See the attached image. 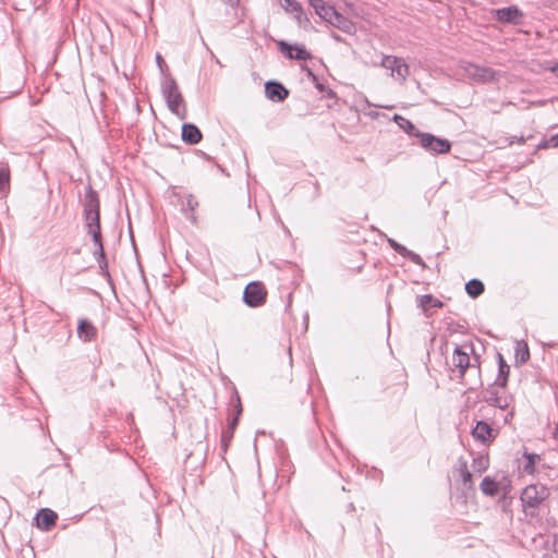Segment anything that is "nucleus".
Instances as JSON below:
<instances>
[{"mask_svg":"<svg viewBox=\"0 0 558 558\" xmlns=\"http://www.w3.org/2000/svg\"><path fill=\"white\" fill-rule=\"evenodd\" d=\"M497 360H498V375H497V378L494 384L505 388L508 383L510 366L507 364V362L505 361L501 353H497Z\"/></svg>","mask_w":558,"mask_h":558,"instance_id":"obj_23","label":"nucleus"},{"mask_svg":"<svg viewBox=\"0 0 558 558\" xmlns=\"http://www.w3.org/2000/svg\"><path fill=\"white\" fill-rule=\"evenodd\" d=\"M549 492L545 485L532 484L526 486L520 496L524 508L535 510L548 497Z\"/></svg>","mask_w":558,"mask_h":558,"instance_id":"obj_3","label":"nucleus"},{"mask_svg":"<svg viewBox=\"0 0 558 558\" xmlns=\"http://www.w3.org/2000/svg\"><path fill=\"white\" fill-rule=\"evenodd\" d=\"M555 436L558 439V423H557V426H556Z\"/></svg>","mask_w":558,"mask_h":558,"instance_id":"obj_45","label":"nucleus"},{"mask_svg":"<svg viewBox=\"0 0 558 558\" xmlns=\"http://www.w3.org/2000/svg\"><path fill=\"white\" fill-rule=\"evenodd\" d=\"M485 290L484 283L480 279H471L465 283V292L472 299L478 298Z\"/></svg>","mask_w":558,"mask_h":558,"instance_id":"obj_26","label":"nucleus"},{"mask_svg":"<svg viewBox=\"0 0 558 558\" xmlns=\"http://www.w3.org/2000/svg\"><path fill=\"white\" fill-rule=\"evenodd\" d=\"M83 214L84 221H97L100 220V202L98 193L88 184L85 189V195L83 199Z\"/></svg>","mask_w":558,"mask_h":558,"instance_id":"obj_4","label":"nucleus"},{"mask_svg":"<svg viewBox=\"0 0 558 558\" xmlns=\"http://www.w3.org/2000/svg\"><path fill=\"white\" fill-rule=\"evenodd\" d=\"M460 475L462 480L463 487L465 489H474L472 473L468 470V464L465 461H461L460 463Z\"/></svg>","mask_w":558,"mask_h":558,"instance_id":"obj_28","label":"nucleus"},{"mask_svg":"<svg viewBox=\"0 0 558 558\" xmlns=\"http://www.w3.org/2000/svg\"><path fill=\"white\" fill-rule=\"evenodd\" d=\"M329 24L347 34H352L355 32L353 22L338 11L333 14Z\"/></svg>","mask_w":558,"mask_h":558,"instance_id":"obj_22","label":"nucleus"},{"mask_svg":"<svg viewBox=\"0 0 558 558\" xmlns=\"http://www.w3.org/2000/svg\"><path fill=\"white\" fill-rule=\"evenodd\" d=\"M182 141L189 145L198 144L202 141L201 130L193 123L182 125Z\"/></svg>","mask_w":558,"mask_h":558,"instance_id":"obj_19","label":"nucleus"},{"mask_svg":"<svg viewBox=\"0 0 558 558\" xmlns=\"http://www.w3.org/2000/svg\"><path fill=\"white\" fill-rule=\"evenodd\" d=\"M161 93L169 110L183 120L186 114V108L183 96L179 90L178 84L173 77H165L163 82L161 83Z\"/></svg>","mask_w":558,"mask_h":558,"instance_id":"obj_1","label":"nucleus"},{"mask_svg":"<svg viewBox=\"0 0 558 558\" xmlns=\"http://www.w3.org/2000/svg\"><path fill=\"white\" fill-rule=\"evenodd\" d=\"M548 144L550 145V147H558V133L548 138Z\"/></svg>","mask_w":558,"mask_h":558,"instance_id":"obj_37","label":"nucleus"},{"mask_svg":"<svg viewBox=\"0 0 558 558\" xmlns=\"http://www.w3.org/2000/svg\"><path fill=\"white\" fill-rule=\"evenodd\" d=\"M284 10L292 14L296 20L298 24L303 28H307L311 26L310 19L304 14L302 5L295 0H283Z\"/></svg>","mask_w":558,"mask_h":558,"instance_id":"obj_13","label":"nucleus"},{"mask_svg":"<svg viewBox=\"0 0 558 558\" xmlns=\"http://www.w3.org/2000/svg\"><path fill=\"white\" fill-rule=\"evenodd\" d=\"M392 120L398 124V126L403 130L409 136L416 137L418 141L421 140L424 132H421L410 120L407 118L395 114Z\"/></svg>","mask_w":558,"mask_h":558,"instance_id":"obj_21","label":"nucleus"},{"mask_svg":"<svg viewBox=\"0 0 558 558\" xmlns=\"http://www.w3.org/2000/svg\"><path fill=\"white\" fill-rule=\"evenodd\" d=\"M314 84L318 83V77L314 74V77H310Z\"/></svg>","mask_w":558,"mask_h":558,"instance_id":"obj_44","label":"nucleus"},{"mask_svg":"<svg viewBox=\"0 0 558 558\" xmlns=\"http://www.w3.org/2000/svg\"><path fill=\"white\" fill-rule=\"evenodd\" d=\"M156 63L161 72H163L165 69H167V64L160 53L156 54Z\"/></svg>","mask_w":558,"mask_h":558,"instance_id":"obj_36","label":"nucleus"},{"mask_svg":"<svg viewBox=\"0 0 558 558\" xmlns=\"http://www.w3.org/2000/svg\"><path fill=\"white\" fill-rule=\"evenodd\" d=\"M524 142H525V140L523 136H521V137L513 136V138L511 140V144H513V143L524 144Z\"/></svg>","mask_w":558,"mask_h":558,"instance_id":"obj_41","label":"nucleus"},{"mask_svg":"<svg viewBox=\"0 0 558 558\" xmlns=\"http://www.w3.org/2000/svg\"><path fill=\"white\" fill-rule=\"evenodd\" d=\"M45 2L46 0H33V3L36 8H40Z\"/></svg>","mask_w":558,"mask_h":558,"instance_id":"obj_42","label":"nucleus"},{"mask_svg":"<svg viewBox=\"0 0 558 558\" xmlns=\"http://www.w3.org/2000/svg\"><path fill=\"white\" fill-rule=\"evenodd\" d=\"M480 488L484 495L489 497L496 496L499 492L498 483L490 476H486L483 478V481L480 484Z\"/></svg>","mask_w":558,"mask_h":558,"instance_id":"obj_27","label":"nucleus"},{"mask_svg":"<svg viewBox=\"0 0 558 558\" xmlns=\"http://www.w3.org/2000/svg\"><path fill=\"white\" fill-rule=\"evenodd\" d=\"M495 19L500 23L520 25L524 16L517 5L496 9L493 11Z\"/></svg>","mask_w":558,"mask_h":558,"instance_id":"obj_8","label":"nucleus"},{"mask_svg":"<svg viewBox=\"0 0 558 558\" xmlns=\"http://www.w3.org/2000/svg\"><path fill=\"white\" fill-rule=\"evenodd\" d=\"M550 71L558 77V62L550 66Z\"/></svg>","mask_w":558,"mask_h":558,"instance_id":"obj_43","label":"nucleus"},{"mask_svg":"<svg viewBox=\"0 0 558 558\" xmlns=\"http://www.w3.org/2000/svg\"><path fill=\"white\" fill-rule=\"evenodd\" d=\"M514 357L518 365H523L530 360V350L525 341L517 342Z\"/></svg>","mask_w":558,"mask_h":558,"instance_id":"obj_25","label":"nucleus"},{"mask_svg":"<svg viewBox=\"0 0 558 558\" xmlns=\"http://www.w3.org/2000/svg\"><path fill=\"white\" fill-rule=\"evenodd\" d=\"M473 466L476 469L477 472H484L488 468V460H485L483 458L474 459Z\"/></svg>","mask_w":558,"mask_h":558,"instance_id":"obj_33","label":"nucleus"},{"mask_svg":"<svg viewBox=\"0 0 558 558\" xmlns=\"http://www.w3.org/2000/svg\"><path fill=\"white\" fill-rule=\"evenodd\" d=\"M77 336L81 340L89 342L96 338L97 329L87 318H82L77 325Z\"/></svg>","mask_w":558,"mask_h":558,"instance_id":"obj_20","label":"nucleus"},{"mask_svg":"<svg viewBox=\"0 0 558 558\" xmlns=\"http://www.w3.org/2000/svg\"><path fill=\"white\" fill-rule=\"evenodd\" d=\"M422 148L430 154H447L451 149V143L441 137H437L434 134L425 133L418 141Z\"/></svg>","mask_w":558,"mask_h":558,"instance_id":"obj_7","label":"nucleus"},{"mask_svg":"<svg viewBox=\"0 0 558 558\" xmlns=\"http://www.w3.org/2000/svg\"><path fill=\"white\" fill-rule=\"evenodd\" d=\"M35 520L38 529L49 531L56 525L58 515L53 510L43 508L37 512Z\"/></svg>","mask_w":558,"mask_h":558,"instance_id":"obj_14","label":"nucleus"},{"mask_svg":"<svg viewBox=\"0 0 558 558\" xmlns=\"http://www.w3.org/2000/svg\"><path fill=\"white\" fill-rule=\"evenodd\" d=\"M278 48H279V51L284 54V57H287L288 59H291V60H294V51H293V48L294 46L284 41V40H279L278 41Z\"/></svg>","mask_w":558,"mask_h":558,"instance_id":"obj_30","label":"nucleus"},{"mask_svg":"<svg viewBox=\"0 0 558 558\" xmlns=\"http://www.w3.org/2000/svg\"><path fill=\"white\" fill-rule=\"evenodd\" d=\"M387 242H388L389 246L395 252L400 254L402 257L409 258L413 264H415L417 266L425 267V263H424L423 258L418 254H416L413 251L407 248L404 245L398 243L393 239L387 238Z\"/></svg>","mask_w":558,"mask_h":558,"instance_id":"obj_16","label":"nucleus"},{"mask_svg":"<svg viewBox=\"0 0 558 558\" xmlns=\"http://www.w3.org/2000/svg\"><path fill=\"white\" fill-rule=\"evenodd\" d=\"M267 291L260 281L250 282L243 291V301L248 307H259L266 303Z\"/></svg>","mask_w":558,"mask_h":558,"instance_id":"obj_5","label":"nucleus"},{"mask_svg":"<svg viewBox=\"0 0 558 558\" xmlns=\"http://www.w3.org/2000/svg\"><path fill=\"white\" fill-rule=\"evenodd\" d=\"M451 365L453 369H458L461 378L464 377V374L469 367L475 366L474 364H471L469 353L464 351L460 345H457L452 353Z\"/></svg>","mask_w":558,"mask_h":558,"instance_id":"obj_11","label":"nucleus"},{"mask_svg":"<svg viewBox=\"0 0 558 558\" xmlns=\"http://www.w3.org/2000/svg\"><path fill=\"white\" fill-rule=\"evenodd\" d=\"M265 95L271 101L281 102L288 98L289 90L280 82L268 81L265 83Z\"/></svg>","mask_w":558,"mask_h":558,"instance_id":"obj_12","label":"nucleus"},{"mask_svg":"<svg viewBox=\"0 0 558 558\" xmlns=\"http://www.w3.org/2000/svg\"><path fill=\"white\" fill-rule=\"evenodd\" d=\"M536 147H537L538 149H545V148L550 147V145L548 144V140H544V141L539 142V143L536 145Z\"/></svg>","mask_w":558,"mask_h":558,"instance_id":"obj_38","label":"nucleus"},{"mask_svg":"<svg viewBox=\"0 0 558 558\" xmlns=\"http://www.w3.org/2000/svg\"><path fill=\"white\" fill-rule=\"evenodd\" d=\"M465 72L478 83L495 82L498 78V73L494 69L484 65L470 63Z\"/></svg>","mask_w":558,"mask_h":558,"instance_id":"obj_9","label":"nucleus"},{"mask_svg":"<svg viewBox=\"0 0 558 558\" xmlns=\"http://www.w3.org/2000/svg\"><path fill=\"white\" fill-rule=\"evenodd\" d=\"M417 307H420L425 315H428L429 307L440 308L442 307V302L432 294L418 295L416 299Z\"/></svg>","mask_w":558,"mask_h":558,"instance_id":"obj_24","label":"nucleus"},{"mask_svg":"<svg viewBox=\"0 0 558 558\" xmlns=\"http://www.w3.org/2000/svg\"><path fill=\"white\" fill-rule=\"evenodd\" d=\"M293 46L294 60L306 61L312 58L311 52H308L303 45L294 44Z\"/></svg>","mask_w":558,"mask_h":558,"instance_id":"obj_29","label":"nucleus"},{"mask_svg":"<svg viewBox=\"0 0 558 558\" xmlns=\"http://www.w3.org/2000/svg\"><path fill=\"white\" fill-rule=\"evenodd\" d=\"M315 87H316L319 92H322V93L326 92V95H327V97H328V98H335V97H336V93H335L332 89L327 88V87H326L323 83H320V82L316 83V84H315Z\"/></svg>","mask_w":558,"mask_h":558,"instance_id":"obj_35","label":"nucleus"},{"mask_svg":"<svg viewBox=\"0 0 558 558\" xmlns=\"http://www.w3.org/2000/svg\"><path fill=\"white\" fill-rule=\"evenodd\" d=\"M524 457L526 459V463L524 465V471L527 473L534 472V464L536 460H539V456L536 453H524Z\"/></svg>","mask_w":558,"mask_h":558,"instance_id":"obj_31","label":"nucleus"},{"mask_svg":"<svg viewBox=\"0 0 558 558\" xmlns=\"http://www.w3.org/2000/svg\"><path fill=\"white\" fill-rule=\"evenodd\" d=\"M197 206L198 202L196 201V198L192 194L187 195L186 202L183 205V207L187 208L191 211H194Z\"/></svg>","mask_w":558,"mask_h":558,"instance_id":"obj_34","label":"nucleus"},{"mask_svg":"<svg viewBox=\"0 0 558 558\" xmlns=\"http://www.w3.org/2000/svg\"><path fill=\"white\" fill-rule=\"evenodd\" d=\"M10 182V172L8 169H0V192L4 191Z\"/></svg>","mask_w":558,"mask_h":558,"instance_id":"obj_32","label":"nucleus"},{"mask_svg":"<svg viewBox=\"0 0 558 558\" xmlns=\"http://www.w3.org/2000/svg\"><path fill=\"white\" fill-rule=\"evenodd\" d=\"M472 436L475 440L486 444L490 442L496 437V434L490 424L485 421H478L472 429Z\"/></svg>","mask_w":558,"mask_h":558,"instance_id":"obj_15","label":"nucleus"},{"mask_svg":"<svg viewBox=\"0 0 558 558\" xmlns=\"http://www.w3.org/2000/svg\"><path fill=\"white\" fill-rule=\"evenodd\" d=\"M236 403H235V415L231 418H228L227 426L221 432V446L225 450H227L228 445L233 438L234 430L239 423V416L242 413V404L240 397L236 395Z\"/></svg>","mask_w":558,"mask_h":558,"instance_id":"obj_10","label":"nucleus"},{"mask_svg":"<svg viewBox=\"0 0 558 558\" xmlns=\"http://www.w3.org/2000/svg\"><path fill=\"white\" fill-rule=\"evenodd\" d=\"M332 37L336 39V40H340V37L336 34L332 35Z\"/></svg>","mask_w":558,"mask_h":558,"instance_id":"obj_46","label":"nucleus"},{"mask_svg":"<svg viewBox=\"0 0 558 558\" xmlns=\"http://www.w3.org/2000/svg\"><path fill=\"white\" fill-rule=\"evenodd\" d=\"M226 4L230 5L231 8H235L239 4L240 0H222Z\"/></svg>","mask_w":558,"mask_h":558,"instance_id":"obj_40","label":"nucleus"},{"mask_svg":"<svg viewBox=\"0 0 558 558\" xmlns=\"http://www.w3.org/2000/svg\"><path fill=\"white\" fill-rule=\"evenodd\" d=\"M495 386L496 385L494 384L485 390L484 401L489 405L505 410L509 407L508 399L506 397L499 396V392Z\"/></svg>","mask_w":558,"mask_h":558,"instance_id":"obj_17","label":"nucleus"},{"mask_svg":"<svg viewBox=\"0 0 558 558\" xmlns=\"http://www.w3.org/2000/svg\"><path fill=\"white\" fill-rule=\"evenodd\" d=\"M85 228L87 230V233L92 236V241L95 245V251L93 252L94 258L98 263V266L102 275L109 276L108 262L106 259V254L102 244L100 220L85 222Z\"/></svg>","mask_w":558,"mask_h":558,"instance_id":"obj_2","label":"nucleus"},{"mask_svg":"<svg viewBox=\"0 0 558 558\" xmlns=\"http://www.w3.org/2000/svg\"><path fill=\"white\" fill-rule=\"evenodd\" d=\"M302 70L306 73L307 77H314V72L306 65H302Z\"/></svg>","mask_w":558,"mask_h":558,"instance_id":"obj_39","label":"nucleus"},{"mask_svg":"<svg viewBox=\"0 0 558 558\" xmlns=\"http://www.w3.org/2000/svg\"><path fill=\"white\" fill-rule=\"evenodd\" d=\"M380 66L390 70V75L404 82L409 75V65L402 58L396 56H383Z\"/></svg>","mask_w":558,"mask_h":558,"instance_id":"obj_6","label":"nucleus"},{"mask_svg":"<svg viewBox=\"0 0 558 558\" xmlns=\"http://www.w3.org/2000/svg\"><path fill=\"white\" fill-rule=\"evenodd\" d=\"M310 5L315 13L325 22L329 23L333 14L337 12L335 7L327 4L324 0H308Z\"/></svg>","mask_w":558,"mask_h":558,"instance_id":"obj_18","label":"nucleus"}]
</instances>
